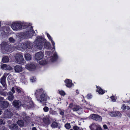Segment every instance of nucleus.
<instances>
[{"instance_id":"f257e3e1","label":"nucleus","mask_w":130,"mask_h":130,"mask_svg":"<svg viewBox=\"0 0 130 130\" xmlns=\"http://www.w3.org/2000/svg\"><path fill=\"white\" fill-rule=\"evenodd\" d=\"M35 94L37 100L40 102L46 101L47 99V95L44 92L42 89L37 90L35 92Z\"/></svg>"},{"instance_id":"f03ea898","label":"nucleus","mask_w":130,"mask_h":130,"mask_svg":"<svg viewBox=\"0 0 130 130\" xmlns=\"http://www.w3.org/2000/svg\"><path fill=\"white\" fill-rule=\"evenodd\" d=\"M27 24L24 22H16L13 23L11 25L12 29L14 30L17 31L21 29L23 26H26Z\"/></svg>"},{"instance_id":"7ed1b4c3","label":"nucleus","mask_w":130,"mask_h":130,"mask_svg":"<svg viewBox=\"0 0 130 130\" xmlns=\"http://www.w3.org/2000/svg\"><path fill=\"white\" fill-rule=\"evenodd\" d=\"M44 40L41 36L37 37L34 41V43L39 50L42 48L43 45L42 44L44 42Z\"/></svg>"},{"instance_id":"20e7f679","label":"nucleus","mask_w":130,"mask_h":130,"mask_svg":"<svg viewBox=\"0 0 130 130\" xmlns=\"http://www.w3.org/2000/svg\"><path fill=\"white\" fill-rule=\"evenodd\" d=\"M32 44L29 41H27L24 42L23 44L20 43L18 45L19 49H21V48H30L32 47Z\"/></svg>"},{"instance_id":"39448f33","label":"nucleus","mask_w":130,"mask_h":130,"mask_svg":"<svg viewBox=\"0 0 130 130\" xmlns=\"http://www.w3.org/2000/svg\"><path fill=\"white\" fill-rule=\"evenodd\" d=\"M15 62L21 64L22 63L24 60L22 55L20 54H17L15 56Z\"/></svg>"},{"instance_id":"423d86ee","label":"nucleus","mask_w":130,"mask_h":130,"mask_svg":"<svg viewBox=\"0 0 130 130\" xmlns=\"http://www.w3.org/2000/svg\"><path fill=\"white\" fill-rule=\"evenodd\" d=\"M12 114L9 110L6 109L4 111L2 115V117L5 119L11 118L12 116Z\"/></svg>"},{"instance_id":"0eeeda50","label":"nucleus","mask_w":130,"mask_h":130,"mask_svg":"<svg viewBox=\"0 0 130 130\" xmlns=\"http://www.w3.org/2000/svg\"><path fill=\"white\" fill-rule=\"evenodd\" d=\"M43 56L44 54L43 53L38 52L35 54V58L37 60H40L43 58Z\"/></svg>"},{"instance_id":"6e6552de","label":"nucleus","mask_w":130,"mask_h":130,"mask_svg":"<svg viewBox=\"0 0 130 130\" xmlns=\"http://www.w3.org/2000/svg\"><path fill=\"white\" fill-rule=\"evenodd\" d=\"M25 68L29 70H32L35 69L36 67L33 63H29L25 66Z\"/></svg>"},{"instance_id":"1a4fd4ad","label":"nucleus","mask_w":130,"mask_h":130,"mask_svg":"<svg viewBox=\"0 0 130 130\" xmlns=\"http://www.w3.org/2000/svg\"><path fill=\"white\" fill-rule=\"evenodd\" d=\"M9 106V103L6 101H2L0 102V108L4 109Z\"/></svg>"},{"instance_id":"9d476101","label":"nucleus","mask_w":130,"mask_h":130,"mask_svg":"<svg viewBox=\"0 0 130 130\" xmlns=\"http://www.w3.org/2000/svg\"><path fill=\"white\" fill-rule=\"evenodd\" d=\"M109 114L110 116L112 117H120L122 116V114L121 113L118 111L111 112L109 113Z\"/></svg>"},{"instance_id":"9b49d317","label":"nucleus","mask_w":130,"mask_h":130,"mask_svg":"<svg viewBox=\"0 0 130 130\" xmlns=\"http://www.w3.org/2000/svg\"><path fill=\"white\" fill-rule=\"evenodd\" d=\"M34 31L32 27H31L30 31H28L26 32V35L29 38H30L34 35Z\"/></svg>"},{"instance_id":"f8f14e48","label":"nucleus","mask_w":130,"mask_h":130,"mask_svg":"<svg viewBox=\"0 0 130 130\" xmlns=\"http://www.w3.org/2000/svg\"><path fill=\"white\" fill-rule=\"evenodd\" d=\"M64 82L65 85L68 87L70 88L73 85L71 80L67 79L65 80Z\"/></svg>"},{"instance_id":"ddd939ff","label":"nucleus","mask_w":130,"mask_h":130,"mask_svg":"<svg viewBox=\"0 0 130 130\" xmlns=\"http://www.w3.org/2000/svg\"><path fill=\"white\" fill-rule=\"evenodd\" d=\"M7 75L8 74H4L3 76L1 79V83L4 87H5L6 85L5 79Z\"/></svg>"},{"instance_id":"4468645a","label":"nucleus","mask_w":130,"mask_h":130,"mask_svg":"<svg viewBox=\"0 0 130 130\" xmlns=\"http://www.w3.org/2000/svg\"><path fill=\"white\" fill-rule=\"evenodd\" d=\"M15 71L16 72L19 73L22 72L23 70V68L21 66L17 65L14 67Z\"/></svg>"},{"instance_id":"2eb2a0df","label":"nucleus","mask_w":130,"mask_h":130,"mask_svg":"<svg viewBox=\"0 0 130 130\" xmlns=\"http://www.w3.org/2000/svg\"><path fill=\"white\" fill-rule=\"evenodd\" d=\"M13 104L14 106L17 108L19 107L21 105L20 101L18 100L14 101L13 102Z\"/></svg>"},{"instance_id":"dca6fc26","label":"nucleus","mask_w":130,"mask_h":130,"mask_svg":"<svg viewBox=\"0 0 130 130\" xmlns=\"http://www.w3.org/2000/svg\"><path fill=\"white\" fill-rule=\"evenodd\" d=\"M97 89L96 91L99 93V94H104L107 91H103L100 87L98 86L97 87Z\"/></svg>"},{"instance_id":"f3484780","label":"nucleus","mask_w":130,"mask_h":130,"mask_svg":"<svg viewBox=\"0 0 130 130\" xmlns=\"http://www.w3.org/2000/svg\"><path fill=\"white\" fill-rule=\"evenodd\" d=\"M32 102L31 101H29V102H26L23 105L24 107H27L28 108H29L32 106Z\"/></svg>"},{"instance_id":"a211bd4d","label":"nucleus","mask_w":130,"mask_h":130,"mask_svg":"<svg viewBox=\"0 0 130 130\" xmlns=\"http://www.w3.org/2000/svg\"><path fill=\"white\" fill-rule=\"evenodd\" d=\"M57 57V54L56 53H54L53 55L51 58L50 60L52 62H53L56 60Z\"/></svg>"},{"instance_id":"6ab92c4d","label":"nucleus","mask_w":130,"mask_h":130,"mask_svg":"<svg viewBox=\"0 0 130 130\" xmlns=\"http://www.w3.org/2000/svg\"><path fill=\"white\" fill-rule=\"evenodd\" d=\"M8 100L10 101H12L13 99L14 96L13 94L10 92H9L8 94Z\"/></svg>"},{"instance_id":"aec40b11","label":"nucleus","mask_w":130,"mask_h":130,"mask_svg":"<svg viewBox=\"0 0 130 130\" xmlns=\"http://www.w3.org/2000/svg\"><path fill=\"white\" fill-rule=\"evenodd\" d=\"M46 35L47 37L51 41V43L52 44V45L53 46L54 48H55V43L54 41L52 39L50 36V35L48 34L47 33L46 34Z\"/></svg>"},{"instance_id":"412c9836","label":"nucleus","mask_w":130,"mask_h":130,"mask_svg":"<svg viewBox=\"0 0 130 130\" xmlns=\"http://www.w3.org/2000/svg\"><path fill=\"white\" fill-rule=\"evenodd\" d=\"M98 126L96 124L93 123L89 127L91 130H94Z\"/></svg>"},{"instance_id":"4be33fe9","label":"nucleus","mask_w":130,"mask_h":130,"mask_svg":"<svg viewBox=\"0 0 130 130\" xmlns=\"http://www.w3.org/2000/svg\"><path fill=\"white\" fill-rule=\"evenodd\" d=\"M10 128L12 130H16L18 129V126L16 124H13L10 126Z\"/></svg>"},{"instance_id":"5701e85b","label":"nucleus","mask_w":130,"mask_h":130,"mask_svg":"<svg viewBox=\"0 0 130 130\" xmlns=\"http://www.w3.org/2000/svg\"><path fill=\"white\" fill-rule=\"evenodd\" d=\"M44 46L47 49H50L51 48V44L49 42H45L44 43Z\"/></svg>"},{"instance_id":"b1692460","label":"nucleus","mask_w":130,"mask_h":130,"mask_svg":"<svg viewBox=\"0 0 130 130\" xmlns=\"http://www.w3.org/2000/svg\"><path fill=\"white\" fill-rule=\"evenodd\" d=\"M44 122L46 124L48 125L50 123V122L48 118H44L43 119Z\"/></svg>"},{"instance_id":"393cba45","label":"nucleus","mask_w":130,"mask_h":130,"mask_svg":"<svg viewBox=\"0 0 130 130\" xmlns=\"http://www.w3.org/2000/svg\"><path fill=\"white\" fill-rule=\"evenodd\" d=\"M17 123L19 126H23L24 125L23 121L21 120H18L17 122Z\"/></svg>"},{"instance_id":"a878e982","label":"nucleus","mask_w":130,"mask_h":130,"mask_svg":"<svg viewBox=\"0 0 130 130\" xmlns=\"http://www.w3.org/2000/svg\"><path fill=\"white\" fill-rule=\"evenodd\" d=\"M2 60L4 63L7 62L9 61V59L7 57H4L2 58Z\"/></svg>"},{"instance_id":"bb28decb","label":"nucleus","mask_w":130,"mask_h":130,"mask_svg":"<svg viewBox=\"0 0 130 130\" xmlns=\"http://www.w3.org/2000/svg\"><path fill=\"white\" fill-rule=\"evenodd\" d=\"M25 58L27 60H29L31 59V56L29 54H26L25 55Z\"/></svg>"},{"instance_id":"cd10ccee","label":"nucleus","mask_w":130,"mask_h":130,"mask_svg":"<svg viewBox=\"0 0 130 130\" xmlns=\"http://www.w3.org/2000/svg\"><path fill=\"white\" fill-rule=\"evenodd\" d=\"M47 61L45 60H42L39 62V63L40 65H44L47 63Z\"/></svg>"},{"instance_id":"c85d7f7f","label":"nucleus","mask_w":130,"mask_h":130,"mask_svg":"<svg viewBox=\"0 0 130 130\" xmlns=\"http://www.w3.org/2000/svg\"><path fill=\"white\" fill-rule=\"evenodd\" d=\"M81 109V108L79 106H74L73 108L74 111H77Z\"/></svg>"},{"instance_id":"c756f323","label":"nucleus","mask_w":130,"mask_h":130,"mask_svg":"<svg viewBox=\"0 0 130 130\" xmlns=\"http://www.w3.org/2000/svg\"><path fill=\"white\" fill-rule=\"evenodd\" d=\"M95 118V120L97 121H101L102 120L101 117L98 115H97L96 117Z\"/></svg>"},{"instance_id":"7c9ffc66","label":"nucleus","mask_w":130,"mask_h":130,"mask_svg":"<svg viewBox=\"0 0 130 130\" xmlns=\"http://www.w3.org/2000/svg\"><path fill=\"white\" fill-rule=\"evenodd\" d=\"M58 125L57 123L54 122L51 125V126L53 128H55L57 127Z\"/></svg>"},{"instance_id":"2f4dec72","label":"nucleus","mask_w":130,"mask_h":130,"mask_svg":"<svg viewBox=\"0 0 130 130\" xmlns=\"http://www.w3.org/2000/svg\"><path fill=\"white\" fill-rule=\"evenodd\" d=\"M49 112L50 114L52 115H56L57 114L56 111L53 110L52 109H51Z\"/></svg>"},{"instance_id":"473e14b6","label":"nucleus","mask_w":130,"mask_h":130,"mask_svg":"<svg viewBox=\"0 0 130 130\" xmlns=\"http://www.w3.org/2000/svg\"><path fill=\"white\" fill-rule=\"evenodd\" d=\"M97 115L95 114H92L90 115V118L93 119L95 120V118L96 117Z\"/></svg>"},{"instance_id":"72a5a7b5","label":"nucleus","mask_w":130,"mask_h":130,"mask_svg":"<svg viewBox=\"0 0 130 130\" xmlns=\"http://www.w3.org/2000/svg\"><path fill=\"white\" fill-rule=\"evenodd\" d=\"M65 128L67 129H69L71 128V125L70 123H67L64 125Z\"/></svg>"},{"instance_id":"f704fd0d","label":"nucleus","mask_w":130,"mask_h":130,"mask_svg":"<svg viewBox=\"0 0 130 130\" xmlns=\"http://www.w3.org/2000/svg\"><path fill=\"white\" fill-rule=\"evenodd\" d=\"M16 90L18 93H23L20 88L19 87H17L15 88Z\"/></svg>"},{"instance_id":"c9c22d12","label":"nucleus","mask_w":130,"mask_h":130,"mask_svg":"<svg viewBox=\"0 0 130 130\" xmlns=\"http://www.w3.org/2000/svg\"><path fill=\"white\" fill-rule=\"evenodd\" d=\"M88 106L89 108L92 109H93L95 107V106L94 105L91 104H88Z\"/></svg>"},{"instance_id":"e433bc0d","label":"nucleus","mask_w":130,"mask_h":130,"mask_svg":"<svg viewBox=\"0 0 130 130\" xmlns=\"http://www.w3.org/2000/svg\"><path fill=\"white\" fill-rule=\"evenodd\" d=\"M7 65L5 64H3L1 65V67L3 69L5 70H6Z\"/></svg>"},{"instance_id":"4c0bfd02","label":"nucleus","mask_w":130,"mask_h":130,"mask_svg":"<svg viewBox=\"0 0 130 130\" xmlns=\"http://www.w3.org/2000/svg\"><path fill=\"white\" fill-rule=\"evenodd\" d=\"M0 94L4 96H6L7 94L6 92L2 91H0Z\"/></svg>"},{"instance_id":"58836bf2","label":"nucleus","mask_w":130,"mask_h":130,"mask_svg":"<svg viewBox=\"0 0 130 130\" xmlns=\"http://www.w3.org/2000/svg\"><path fill=\"white\" fill-rule=\"evenodd\" d=\"M30 80L31 82H34L36 81V78L34 77H32L30 79Z\"/></svg>"},{"instance_id":"ea45409f","label":"nucleus","mask_w":130,"mask_h":130,"mask_svg":"<svg viewBox=\"0 0 130 130\" xmlns=\"http://www.w3.org/2000/svg\"><path fill=\"white\" fill-rule=\"evenodd\" d=\"M59 93L61 95H65V92L63 91H59Z\"/></svg>"},{"instance_id":"a19ab883","label":"nucleus","mask_w":130,"mask_h":130,"mask_svg":"<svg viewBox=\"0 0 130 130\" xmlns=\"http://www.w3.org/2000/svg\"><path fill=\"white\" fill-rule=\"evenodd\" d=\"M43 109L44 112H47L48 110V108L47 107H45L43 108Z\"/></svg>"},{"instance_id":"79ce46f5","label":"nucleus","mask_w":130,"mask_h":130,"mask_svg":"<svg viewBox=\"0 0 130 130\" xmlns=\"http://www.w3.org/2000/svg\"><path fill=\"white\" fill-rule=\"evenodd\" d=\"M111 100L113 102H115L116 101V99L113 96H112L110 97Z\"/></svg>"},{"instance_id":"37998d69","label":"nucleus","mask_w":130,"mask_h":130,"mask_svg":"<svg viewBox=\"0 0 130 130\" xmlns=\"http://www.w3.org/2000/svg\"><path fill=\"white\" fill-rule=\"evenodd\" d=\"M121 108L123 110H124L126 109V107L125 105L124 104H123L122 105V107H121Z\"/></svg>"},{"instance_id":"c03bdc74","label":"nucleus","mask_w":130,"mask_h":130,"mask_svg":"<svg viewBox=\"0 0 130 130\" xmlns=\"http://www.w3.org/2000/svg\"><path fill=\"white\" fill-rule=\"evenodd\" d=\"M5 124V122L2 119L0 118V125Z\"/></svg>"},{"instance_id":"a18cd8bd","label":"nucleus","mask_w":130,"mask_h":130,"mask_svg":"<svg viewBox=\"0 0 130 130\" xmlns=\"http://www.w3.org/2000/svg\"><path fill=\"white\" fill-rule=\"evenodd\" d=\"M6 70H12V68L9 65H7Z\"/></svg>"},{"instance_id":"49530a36","label":"nucleus","mask_w":130,"mask_h":130,"mask_svg":"<svg viewBox=\"0 0 130 130\" xmlns=\"http://www.w3.org/2000/svg\"><path fill=\"white\" fill-rule=\"evenodd\" d=\"M52 54L51 52H46L45 54L47 56H50Z\"/></svg>"},{"instance_id":"de8ad7c7","label":"nucleus","mask_w":130,"mask_h":130,"mask_svg":"<svg viewBox=\"0 0 130 130\" xmlns=\"http://www.w3.org/2000/svg\"><path fill=\"white\" fill-rule=\"evenodd\" d=\"M92 97V95L90 94H88L87 96V98L88 99H89L91 98Z\"/></svg>"},{"instance_id":"09e8293b","label":"nucleus","mask_w":130,"mask_h":130,"mask_svg":"<svg viewBox=\"0 0 130 130\" xmlns=\"http://www.w3.org/2000/svg\"><path fill=\"white\" fill-rule=\"evenodd\" d=\"M59 110L60 114L61 115H63L64 113L63 110H61L60 109H59Z\"/></svg>"},{"instance_id":"8fccbe9b","label":"nucleus","mask_w":130,"mask_h":130,"mask_svg":"<svg viewBox=\"0 0 130 130\" xmlns=\"http://www.w3.org/2000/svg\"><path fill=\"white\" fill-rule=\"evenodd\" d=\"M9 40L11 42H13L14 41V40L12 38H9Z\"/></svg>"},{"instance_id":"3c124183","label":"nucleus","mask_w":130,"mask_h":130,"mask_svg":"<svg viewBox=\"0 0 130 130\" xmlns=\"http://www.w3.org/2000/svg\"><path fill=\"white\" fill-rule=\"evenodd\" d=\"M94 130H102L101 127L99 125Z\"/></svg>"},{"instance_id":"603ef678","label":"nucleus","mask_w":130,"mask_h":130,"mask_svg":"<svg viewBox=\"0 0 130 130\" xmlns=\"http://www.w3.org/2000/svg\"><path fill=\"white\" fill-rule=\"evenodd\" d=\"M73 129L74 130H78L79 128L77 126H74L73 127Z\"/></svg>"},{"instance_id":"864d4df0","label":"nucleus","mask_w":130,"mask_h":130,"mask_svg":"<svg viewBox=\"0 0 130 130\" xmlns=\"http://www.w3.org/2000/svg\"><path fill=\"white\" fill-rule=\"evenodd\" d=\"M103 127L105 129H108V128L107 126L105 125L104 124L103 125Z\"/></svg>"},{"instance_id":"5fc2aeb1","label":"nucleus","mask_w":130,"mask_h":130,"mask_svg":"<svg viewBox=\"0 0 130 130\" xmlns=\"http://www.w3.org/2000/svg\"><path fill=\"white\" fill-rule=\"evenodd\" d=\"M29 118V117H26L25 119H28V120H26L25 119H24V120H25V121H26V122L28 123L29 122V120H28V119Z\"/></svg>"},{"instance_id":"6e6d98bb","label":"nucleus","mask_w":130,"mask_h":130,"mask_svg":"<svg viewBox=\"0 0 130 130\" xmlns=\"http://www.w3.org/2000/svg\"><path fill=\"white\" fill-rule=\"evenodd\" d=\"M11 91L13 92V93H14L15 92L14 89V87L12 88Z\"/></svg>"},{"instance_id":"4d7b16f0","label":"nucleus","mask_w":130,"mask_h":130,"mask_svg":"<svg viewBox=\"0 0 130 130\" xmlns=\"http://www.w3.org/2000/svg\"><path fill=\"white\" fill-rule=\"evenodd\" d=\"M73 104H70V106H69V107L70 108H71L73 106Z\"/></svg>"},{"instance_id":"13d9d810","label":"nucleus","mask_w":130,"mask_h":130,"mask_svg":"<svg viewBox=\"0 0 130 130\" xmlns=\"http://www.w3.org/2000/svg\"><path fill=\"white\" fill-rule=\"evenodd\" d=\"M2 44V45H3V46L5 45H7L6 43L5 42H3Z\"/></svg>"},{"instance_id":"bf43d9fd","label":"nucleus","mask_w":130,"mask_h":130,"mask_svg":"<svg viewBox=\"0 0 130 130\" xmlns=\"http://www.w3.org/2000/svg\"><path fill=\"white\" fill-rule=\"evenodd\" d=\"M3 100V98L0 97V102L1 101H2Z\"/></svg>"},{"instance_id":"052dcab7","label":"nucleus","mask_w":130,"mask_h":130,"mask_svg":"<svg viewBox=\"0 0 130 130\" xmlns=\"http://www.w3.org/2000/svg\"><path fill=\"white\" fill-rule=\"evenodd\" d=\"M32 130H37L36 128L35 127H33L32 128Z\"/></svg>"},{"instance_id":"680f3d73","label":"nucleus","mask_w":130,"mask_h":130,"mask_svg":"<svg viewBox=\"0 0 130 130\" xmlns=\"http://www.w3.org/2000/svg\"><path fill=\"white\" fill-rule=\"evenodd\" d=\"M3 112L1 109H0V115Z\"/></svg>"},{"instance_id":"e2e57ef3","label":"nucleus","mask_w":130,"mask_h":130,"mask_svg":"<svg viewBox=\"0 0 130 130\" xmlns=\"http://www.w3.org/2000/svg\"><path fill=\"white\" fill-rule=\"evenodd\" d=\"M6 50H8V51H11V50H10V49H7V48H6Z\"/></svg>"},{"instance_id":"0e129e2a","label":"nucleus","mask_w":130,"mask_h":130,"mask_svg":"<svg viewBox=\"0 0 130 130\" xmlns=\"http://www.w3.org/2000/svg\"><path fill=\"white\" fill-rule=\"evenodd\" d=\"M31 126H34V124H31Z\"/></svg>"},{"instance_id":"69168bd1","label":"nucleus","mask_w":130,"mask_h":130,"mask_svg":"<svg viewBox=\"0 0 130 130\" xmlns=\"http://www.w3.org/2000/svg\"><path fill=\"white\" fill-rule=\"evenodd\" d=\"M2 130H6V129H2Z\"/></svg>"},{"instance_id":"338daca9","label":"nucleus","mask_w":130,"mask_h":130,"mask_svg":"<svg viewBox=\"0 0 130 130\" xmlns=\"http://www.w3.org/2000/svg\"><path fill=\"white\" fill-rule=\"evenodd\" d=\"M79 130H83V129H80Z\"/></svg>"},{"instance_id":"774afa93","label":"nucleus","mask_w":130,"mask_h":130,"mask_svg":"<svg viewBox=\"0 0 130 130\" xmlns=\"http://www.w3.org/2000/svg\"><path fill=\"white\" fill-rule=\"evenodd\" d=\"M70 130H73L72 129H70Z\"/></svg>"}]
</instances>
